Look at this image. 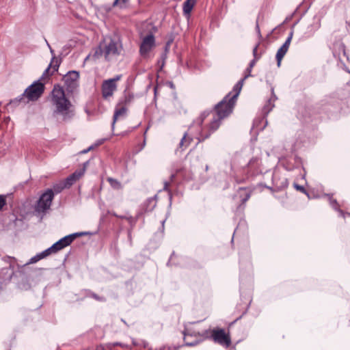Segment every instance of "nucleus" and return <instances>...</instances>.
Wrapping results in <instances>:
<instances>
[{"label":"nucleus","instance_id":"33","mask_svg":"<svg viewBox=\"0 0 350 350\" xmlns=\"http://www.w3.org/2000/svg\"><path fill=\"white\" fill-rule=\"evenodd\" d=\"M170 84L171 87H172V86H173V83H170Z\"/></svg>","mask_w":350,"mask_h":350},{"label":"nucleus","instance_id":"6","mask_svg":"<svg viewBox=\"0 0 350 350\" xmlns=\"http://www.w3.org/2000/svg\"><path fill=\"white\" fill-rule=\"evenodd\" d=\"M122 75H116L113 78L104 80L101 85L102 96L105 99H107L113 95L117 90L116 83L120 81Z\"/></svg>","mask_w":350,"mask_h":350},{"label":"nucleus","instance_id":"30","mask_svg":"<svg viewBox=\"0 0 350 350\" xmlns=\"http://www.w3.org/2000/svg\"><path fill=\"white\" fill-rule=\"evenodd\" d=\"M93 297H94V299H96V300H99V301H103V300L104 299H103V298H100L98 295H95V294H94V295H93Z\"/></svg>","mask_w":350,"mask_h":350},{"label":"nucleus","instance_id":"1","mask_svg":"<svg viewBox=\"0 0 350 350\" xmlns=\"http://www.w3.org/2000/svg\"><path fill=\"white\" fill-rule=\"evenodd\" d=\"M241 83L235 87L237 93L232 97L226 96L221 101L217 103L212 111H203L196 119L181 139L178 148L186 149L191 143L193 138L198 140V144L205 139L216 131L221 125V121L228 118L233 111L237 98L240 94Z\"/></svg>","mask_w":350,"mask_h":350},{"label":"nucleus","instance_id":"29","mask_svg":"<svg viewBox=\"0 0 350 350\" xmlns=\"http://www.w3.org/2000/svg\"><path fill=\"white\" fill-rule=\"evenodd\" d=\"M169 187H170V183L165 182L164 184L163 189L165 191H169Z\"/></svg>","mask_w":350,"mask_h":350},{"label":"nucleus","instance_id":"24","mask_svg":"<svg viewBox=\"0 0 350 350\" xmlns=\"http://www.w3.org/2000/svg\"><path fill=\"white\" fill-rule=\"evenodd\" d=\"M45 254V250L41 252L40 254L36 255L31 259V262H36L37 261L46 257L47 256H44Z\"/></svg>","mask_w":350,"mask_h":350},{"label":"nucleus","instance_id":"9","mask_svg":"<svg viewBox=\"0 0 350 350\" xmlns=\"http://www.w3.org/2000/svg\"><path fill=\"white\" fill-rule=\"evenodd\" d=\"M183 334V340L185 345L187 346L196 345L208 337V332H204L203 333L200 334V332H191L189 329H187L185 332H184Z\"/></svg>","mask_w":350,"mask_h":350},{"label":"nucleus","instance_id":"5","mask_svg":"<svg viewBox=\"0 0 350 350\" xmlns=\"http://www.w3.org/2000/svg\"><path fill=\"white\" fill-rule=\"evenodd\" d=\"M81 234H83V233H75L63 237L54 243L51 247L46 250L44 256H49L51 254L57 252L66 246L70 245L77 237Z\"/></svg>","mask_w":350,"mask_h":350},{"label":"nucleus","instance_id":"31","mask_svg":"<svg viewBox=\"0 0 350 350\" xmlns=\"http://www.w3.org/2000/svg\"><path fill=\"white\" fill-rule=\"evenodd\" d=\"M88 152V150H84L81 151V153L85 154V153H87Z\"/></svg>","mask_w":350,"mask_h":350},{"label":"nucleus","instance_id":"15","mask_svg":"<svg viewBox=\"0 0 350 350\" xmlns=\"http://www.w3.org/2000/svg\"><path fill=\"white\" fill-rule=\"evenodd\" d=\"M59 66V61L58 59L53 57L49 65L48 68L43 72L40 81H44L46 79L49 77V76L52 75L55 72H56Z\"/></svg>","mask_w":350,"mask_h":350},{"label":"nucleus","instance_id":"22","mask_svg":"<svg viewBox=\"0 0 350 350\" xmlns=\"http://www.w3.org/2000/svg\"><path fill=\"white\" fill-rule=\"evenodd\" d=\"M116 346H120L124 348L127 347V345L124 344H122L120 342H114L112 344H108L106 346L100 345L99 347L97 348V350H111L113 347Z\"/></svg>","mask_w":350,"mask_h":350},{"label":"nucleus","instance_id":"23","mask_svg":"<svg viewBox=\"0 0 350 350\" xmlns=\"http://www.w3.org/2000/svg\"><path fill=\"white\" fill-rule=\"evenodd\" d=\"M134 96L132 94L128 93L124 96V100L122 103H123L124 105L126 106L129 105L133 100Z\"/></svg>","mask_w":350,"mask_h":350},{"label":"nucleus","instance_id":"2","mask_svg":"<svg viewBox=\"0 0 350 350\" xmlns=\"http://www.w3.org/2000/svg\"><path fill=\"white\" fill-rule=\"evenodd\" d=\"M51 103L53 107V114L60 116L63 120H70L75 116V106L59 85H55L51 91Z\"/></svg>","mask_w":350,"mask_h":350},{"label":"nucleus","instance_id":"19","mask_svg":"<svg viewBox=\"0 0 350 350\" xmlns=\"http://www.w3.org/2000/svg\"><path fill=\"white\" fill-rule=\"evenodd\" d=\"M104 56V49L102 42H100L99 45L94 48L91 54H90L85 59L92 58L94 60L100 58Z\"/></svg>","mask_w":350,"mask_h":350},{"label":"nucleus","instance_id":"18","mask_svg":"<svg viewBox=\"0 0 350 350\" xmlns=\"http://www.w3.org/2000/svg\"><path fill=\"white\" fill-rule=\"evenodd\" d=\"M197 0H186L183 4V14L189 17L191 12L196 4Z\"/></svg>","mask_w":350,"mask_h":350},{"label":"nucleus","instance_id":"4","mask_svg":"<svg viewBox=\"0 0 350 350\" xmlns=\"http://www.w3.org/2000/svg\"><path fill=\"white\" fill-rule=\"evenodd\" d=\"M141 43L139 45V54L144 58H148L150 53L155 48V38L152 33H148L144 36H141Z\"/></svg>","mask_w":350,"mask_h":350},{"label":"nucleus","instance_id":"16","mask_svg":"<svg viewBox=\"0 0 350 350\" xmlns=\"http://www.w3.org/2000/svg\"><path fill=\"white\" fill-rule=\"evenodd\" d=\"M253 190L248 187H240L238 194L241 198V204L243 205L250 198Z\"/></svg>","mask_w":350,"mask_h":350},{"label":"nucleus","instance_id":"28","mask_svg":"<svg viewBox=\"0 0 350 350\" xmlns=\"http://www.w3.org/2000/svg\"><path fill=\"white\" fill-rule=\"evenodd\" d=\"M295 187L297 191H299L302 193H306V189L303 186L295 184Z\"/></svg>","mask_w":350,"mask_h":350},{"label":"nucleus","instance_id":"14","mask_svg":"<svg viewBox=\"0 0 350 350\" xmlns=\"http://www.w3.org/2000/svg\"><path fill=\"white\" fill-rule=\"evenodd\" d=\"M88 163L83 164V167L76 170L74 173L68 176L64 181L68 188L70 187L75 183L79 180L84 174Z\"/></svg>","mask_w":350,"mask_h":350},{"label":"nucleus","instance_id":"11","mask_svg":"<svg viewBox=\"0 0 350 350\" xmlns=\"http://www.w3.org/2000/svg\"><path fill=\"white\" fill-rule=\"evenodd\" d=\"M79 74L77 71H70L63 77V81L68 92H72L79 85Z\"/></svg>","mask_w":350,"mask_h":350},{"label":"nucleus","instance_id":"27","mask_svg":"<svg viewBox=\"0 0 350 350\" xmlns=\"http://www.w3.org/2000/svg\"><path fill=\"white\" fill-rule=\"evenodd\" d=\"M3 260L9 262L10 264H12V262H14L16 261V260L14 257H10V256H5L3 258Z\"/></svg>","mask_w":350,"mask_h":350},{"label":"nucleus","instance_id":"12","mask_svg":"<svg viewBox=\"0 0 350 350\" xmlns=\"http://www.w3.org/2000/svg\"><path fill=\"white\" fill-rule=\"evenodd\" d=\"M292 38H293V32H291L290 35L288 36V37L286 40L285 42L278 50L277 53H276V56H275L276 60H277L278 66H280L281 62H282L283 57H284V55L287 53V51H288V50L289 49V46H290Z\"/></svg>","mask_w":350,"mask_h":350},{"label":"nucleus","instance_id":"8","mask_svg":"<svg viewBox=\"0 0 350 350\" xmlns=\"http://www.w3.org/2000/svg\"><path fill=\"white\" fill-rule=\"evenodd\" d=\"M54 198V193L52 189H48L40 197L35 206L36 212L41 213H45L51 206Z\"/></svg>","mask_w":350,"mask_h":350},{"label":"nucleus","instance_id":"7","mask_svg":"<svg viewBox=\"0 0 350 350\" xmlns=\"http://www.w3.org/2000/svg\"><path fill=\"white\" fill-rule=\"evenodd\" d=\"M44 84L40 81H36L29 85L24 92L22 96L26 97L28 100H37L44 92Z\"/></svg>","mask_w":350,"mask_h":350},{"label":"nucleus","instance_id":"21","mask_svg":"<svg viewBox=\"0 0 350 350\" xmlns=\"http://www.w3.org/2000/svg\"><path fill=\"white\" fill-rule=\"evenodd\" d=\"M107 180L109 183L110 186L114 189L119 190L122 188L121 183L117 179L109 177Z\"/></svg>","mask_w":350,"mask_h":350},{"label":"nucleus","instance_id":"20","mask_svg":"<svg viewBox=\"0 0 350 350\" xmlns=\"http://www.w3.org/2000/svg\"><path fill=\"white\" fill-rule=\"evenodd\" d=\"M65 188H68L67 186H66V184L64 183V180L57 183V184H55L53 186V189H51L55 193L57 194V193H61Z\"/></svg>","mask_w":350,"mask_h":350},{"label":"nucleus","instance_id":"17","mask_svg":"<svg viewBox=\"0 0 350 350\" xmlns=\"http://www.w3.org/2000/svg\"><path fill=\"white\" fill-rule=\"evenodd\" d=\"M126 111H127L126 106L124 105L123 103H120L118 104V105L116 106L115 112H114V115H113V123H112L113 126L115 124L116 120L119 118L123 117L126 114Z\"/></svg>","mask_w":350,"mask_h":350},{"label":"nucleus","instance_id":"25","mask_svg":"<svg viewBox=\"0 0 350 350\" xmlns=\"http://www.w3.org/2000/svg\"><path fill=\"white\" fill-rule=\"evenodd\" d=\"M6 197L3 195H0V211L3 209V206L6 205Z\"/></svg>","mask_w":350,"mask_h":350},{"label":"nucleus","instance_id":"13","mask_svg":"<svg viewBox=\"0 0 350 350\" xmlns=\"http://www.w3.org/2000/svg\"><path fill=\"white\" fill-rule=\"evenodd\" d=\"M258 45H256L254 49H253V54H254V60H252L250 64V68L247 69V71L248 72V74L245 75L244 78L241 80H240L233 88V90L232 92H230L229 94H228L226 96H228L230 95V97L233 96L236 93H237V90H235V87L240 83H241V89H240V91L242 89V87L243 85V81L244 80L247 78L249 76H250V72H251V68L254 66L256 62L260 58V55H258L257 54V51H258Z\"/></svg>","mask_w":350,"mask_h":350},{"label":"nucleus","instance_id":"10","mask_svg":"<svg viewBox=\"0 0 350 350\" xmlns=\"http://www.w3.org/2000/svg\"><path fill=\"white\" fill-rule=\"evenodd\" d=\"M104 49V57L107 61H109L113 57L119 55L118 43L114 40L109 39L102 42Z\"/></svg>","mask_w":350,"mask_h":350},{"label":"nucleus","instance_id":"32","mask_svg":"<svg viewBox=\"0 0 350 350\" xmlns=\"http://www.w3.org/2000/svg\"><path fill=\"white\" fill-rule=\"evenodd\" d=\"M236 181L238 183H240L242 182L241 180H239L238 178H236Z\"/></svg>","mask_w":350,"mask_h":350},{"label":"nucleus","instance_id":"34","mask_svg":"<svg viewBox=\"0 0 350 350\" xmlns=\"http://www.w3.org/2000/svg\"><path fill=\"white\" fill-rule=\"evenodd\" d=\"M257 27L258 30L259 31V27H258V25H257V27Z\"/></svg>","mask_w":350,"mask_h":350},{"label":"nucleus","instance_id":"3","mask_svg":"<svg viewBox=\"0 0 350 350\" xmlns=\"http://www.w3.org/2000/svg\"><path fill=\"white\" fill-rule=\"evenodd\" d=\"M204 332H208V337L206 338H211L214 342L222 347L228 348L232 344L230 333L226 332L224 329L215 327L213 329L206 330Z\"/></svg>","mask_w":350,"mask_h":350},{"label":"nucleus","instance_id":"26","mask_svg":"<svg viewBox=\"0 0 350 350\" xmlns=\"http://www.w3.org/2000/svg\"><path fill=\"white\" fill-rule=\"evenodd\" d=\"M128 0H115L113 3V7L121 6L122 4L126 3Z\"/></svg>","mask_w":350,"mask_h":350}]
</instances>
